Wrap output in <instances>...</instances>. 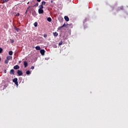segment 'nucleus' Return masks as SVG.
<instances>
[{
  "mask_svg": "<svg viewBox=\"0 0 128 128\" xmlns=\"http://www.w3.org/2000/svg\"><path fill=\"white\" fill-rule=\"evenodd\" d=\"M13 82H14V84H15L17 86H18V78H15L13 79Z\"/></svg>",
  "mask_w": 128,
  "mask_h": 128,
  "instance_id": "obj_1",
  "label": "nucleus"
},
{
  "mask_svg": "<svg viewBox=\"0 0 128 128\" xmlns=\"http://www.w3.org/2000/svg\"><path fill=\"white\" fill-rule=\"evenodd\" d=\"M68 24H64L63 26H60L59 28H58V30H60L61 28H62L63 27H66V28H68Z\"/></svg>",
  "mask_w": 128,
  "mask_h": 128,
  "instance_id": "obj_2",
  "label": "nucleus"
},
{
  "mask_svg": "<svg viewBox=\"0 0 128 128\" xmlns=\"http://www.w3.org/2000/svg\"><path fill=\"white\" fill-rule=\"evenodd\" d=\"M17 74H18V76H22V70H18V71H17Z\"/></svg>",
  "mask_w": 128,
  "mask_h": 128,
  "instance_id": "obj_3",
  "label": "nucleus"
},
{
  "mask_svg": "<svg viewBox=\"0 0 128 128\" xmlns=\"http://www.w3.org/2000/svg\"><path fill=\"white\" fill-rule=\"evenodd\" d=\"M38 13L40 14H42L44 13V10L42 9H39L38 10Z\"/></svg>",
  "mask_w": 128,
  "mask_h": 128,
  "instance_id": "obj_4",
  "label": "nucleus"
},
{
  "mask_svg": "<svg viewBox=\"0 0 128 128\" xmlns=\"http://www.w3.org/2000/svg\"><path fill=\"white\" fill-rule=\"evenodd\" d=\"M44 53H45L44 50H40V54H41L42 56H44Z\"/></svg>",
  "mask_w": 128,
  "mask_h": 128,
  "instance_id": "obj_5",
  "label": "nucleus"
},
{
  "mask_svg": "<svg viewBox=\"0 0 128 128\" xmlns=\"http://www.w3.org/2000/svg\"><path fill=\"white\" fill-rule=\"evenodd\" d=\"M124 10V6H121L120 7L118 8L117 11H120Z\"/></svg>",
  "mask_w": 128,
  "mask_h": 128,
  "instance_id": "obj_6",
  "label": "nucleus"
},
{
  "mask_svg": "<svg viewBox=\"0 0 128 128\" xmlns=\"http://www.w3.org/2000/svg\"><path fill=\"white\" fill-rule=\"evenodd\" d=\"M10 74H13V75H14V70L13 69H12L10 70Z\"/></svg>",
  "mask_w": 128,
  "mask_h": 128,
  "instance_id": "obj_7",
  "label": "nucleus"
},
{
  "mask_svg": "<svg viewBox=\"0 0 128 128\" xmlns=\"http://www.w3.org/2000/svg\"><path fill=\"white\" fill-rule=\"evenodd\" d=\"M20 68V66H19L18 65H16L15 66H14V70H18Z\"/></svg>",
  "mask_w": 128,
  "mask_h": 128,
  "instance_id": "obj_8",
  "label": "nucleus"
},
{
  "mask_svg": "<svg viewBox=\"0 0 128 128\" xmlns=\"http://www.w3.org/2000/svg\"><path fill=\"white\" fill-rule=\"evenodd\" d=\"M12 59V56H6V60H11Z\"/></svg>",
  "mask_w": 128,
  "mask_h": 128,
  "instance_id": "obj_9",
  "label": "nucleus"
},
{
  "mask_svg": "<svg viewBox=\"0 0 128 128\" xmlns=\"http://www.w3.org/2000/svg\"><path fill=\"white\" fill-rule=\"evenodd\" d=\"M64 19H65V20L66 21V22L69 21V18H68V16H64Z\"/></svg>",
  "mask_w": 128,
  "mask_h": 128,
  "instance_id": "obj_10",
  "label": "nucleus"
},
{
  "mask_svg": "<svg viewBox=\"0 0 128 128\" xmlns=\"http://www.w3.org/2000/svg\"><path fill=\"white\" fill-rule=\"evenodd\" d=\"M28 62H26V61H24V68L28 67Z\"/></svg>",
  "mask_w": 128,
  "mask_h": 128,
  "instance_id": "obj_11",
  "label": "nucleus"
},
{
  "mask_svg": "<svg viewBox=\"0 0 128 128\" xmlns=\"http://www.w3.org/2000/svg\"><path fill=\"white\" fill-rule=\"evenodd\" d=\"M9 0H2V4H4L6 3V2H7Z\"/></svg>",
  "mask_w": 128,
  "mask_h": 128,
  "instance_id": "obj_12",
  "label": "nucleus"
},
{
  "mask_svg": "<svg viewBox=\"0 0 128 128\" xmlns=\"http://www.w3.org/2000/svg\"><path fill=\"white\" fill-rule=\"evenodd\" d=\"M43 8H44V6H43V5L39 6V10H42Z\"/></svg>",
  "mask_w": 128,
  "mask_h": 128,
  "instance_id": "obj_13",
  "label": "nucleus"
},
{
  "mask_svg": "<svg viewBox=\"0 0 128 128\" xmlns=\"http://www.w3.org/2000/svg\"><path fill=\"white\" fill-rule=\"evenodd\" d=\"M14 30H16L18 32L19 31H20V29L18 28L15 27L14 28Z\"/></svg>",
  "mask_w": 128,
  "mask_h": 128,
  "instance_id": "obj_14",
  "label": "nucleus"
},
{
  "mask_svg": "<svg viewBox=\"0 0 128 128\" xmlns=\"http://www.w3.org/2000/svg\"><path fill=\"white\" fill-rule=\"evenodd\" d=\"M52 34L54 36H58V34L57 33V32H53Z\"/></svg>",
  "mask_w": 128,
  "mask_h": 128,
  "instance_id": "obj_15",
  "label": "nucleus"
},
{
  "mask_svg": "<svg viewBox=\"0 0 128 128\" xmlns=\"http://www.w3.org/2000/svg\"><path fill=\"white\" fill-rule=\"evenodd\" d=\"M47 20H48V22H52V18H47Z\"/></svg>",
  "mask_w": 128,
  "mask_h": 128,
  "instance_id": "obj_16",
  "label": "nucleus"
},
{
  "mask_svg": "<svg viewBox=\"0 0 128 128\" xmlns=\"http://www.w3.org/2000/svg\"><path fill=\"white\" fill-rule=\"evenodd\" d=\"M46 4V2L44 1L42 2L41 6H44Z\"/></svg>",
  "mask_w": 128,
  "mask_h": 128,
  "instance_id": "obj_17",
  "label": "nucleus"
},
{
  "mask_svg": "<svg viewBox=\"0 0 128 128\" xmlns=\"http://www.w3.org/2000/svg\"><path fill=\"white\" fill-rule=\"evenodd\" d=\"M36 50H40V46H36Z\"/></svg>",
  "mask_w": 128,
  "mask_h": 128,
  "instance_id": "obj_18",
  "label": "nucleus"
},
{
  "mask_svg": "<svg viewBox=\"0 0 128 128\" xmlns=\"http://www.w3.org/2000/svg\"><path fill=\"white\" fill-rule=\"evenodd\" d=\"M26 74L27 75L30 74H31V72H30V70H28V71L26 72Z\"/></svg>",
  "mask_w": 128,
  "mask_h": 128,
  "instance_id": "obj_19",
  "label": "nucleus"
},
{
  "mask_svg": "<svg viewBox=\"0 0 128 128\" xmlns=\"http://www.w3.org/2000/svg\"><path fill=\"white\" fill-rule=\"evenodd\" d=\"M9 62V60H4V64H8Z\"/></svg>",
  "mask_w": 128,
  "mask_h": 128,
  "instance_id": "obj_20",
  "label": "nucleus"
},
{
  "mask_svg": "<svg viewBox=\"0 0 128 128\" xmlns=\"http://www.w3.org/2000/svg\"><path fill=\"white\" fill-rule=\"evenodd\" d=\"M34 26L37 27V26H38V22H35V23H34Z\"/></svg>",
  "mask_w": 128,
  "mask_h": 128,
  "instance_id": "obj_21",
  "label": "nucleus"
},
{
  "mask_svg": "<svg viewBox=\"0 0 128 128\" xmlns=\"http://www.w3.org/2000/svg\"><path fill=\"white\" fill-rule=\"evenodd\" d=\"M12 54H13L12 51H10L9 52V55L10 56H12Z\"/></svg>",
  "mask_w": 128,
  "mask_h": 128,
  "instance_id": "obj_22",
  "label": "nucleus"
},
{
  "mask_svg": "<svg viewBox=\"0 0 128 128\" xmlns=\"http://www.w3.org/2000/svg\"><path fill=\"white\" fill-rule=\"evenodd\" d=\"M46 37H48V34H44V38H46Z\"/></svg>",
  "mask_w": 128,
  "mask_h": 128,
  "instance_id": "obj_23",
  "label": "nucleus"
},
{
  "mask_svg": "<svg viewBox=\"0 0 128 128\" xmlns=\"http://www.w3.org/2000/svg\"><path fill=\"white\" fill-rule=\"evenodd\" d=\"M62 44V41H61V42H60V43H59V46H61Z\"/></svg>",
  "mask_w": 128,
  "mask_h": 128,
  "instance_id": "obj_24",
  "label": "nucleus"
},
{
  "mask_svg": "<svg viewBox=\"0 0 128 128\" xmlns=\"http://www.w3.org/2000/svg\"><path fill=\"white\" fill-rule=\"evenodd\" d=\"M2 48H0V54H2Z\"/></svg>",
  "mask_w": 128,
  "mask_h": 128,
  "instance_id": "obj_25",
  "label": "nucleus"
},
{
  "mask_svg": "<svg viewBox=\"0 0 128 128\" xmlns=\"http://www.w3.org/2000/svg\"><path fill=\"white\" fill-rule=\"evenodd\" d=\"M38 6V3H36L35 6Z\"/></svg>",
  "mask_w": 128,
  "mask_h": 128,
  "instance_id": "obj_26",
  "label": "nucleus"
},
{
  "mask_svg": "<svg viewBox=\"0 0 128 128\" xmlns=\"http://www.w3.org/2000/svg\"><path fill=\"white\" fill-rule=\"evenodd\" d=\"M20 16V14L19 13H18L16 15V16Z\"/></svg>",
  "mask_w": 128,
  "mask_h": 128,
  "instance_id": "obj_27",
  "label": "nucleus"
},
{
  "mask_svg": "<svg viewBox=\"0 0 128 128\" xmlns=\"http://www.w3.org/2000/svg\"><path fill=\"white\" fill-rule=\"evenodd\" d=\"M4 74H6V73H7V70L6 69H4Z\"/></svg>",
  "mask_w": 128,
  "mask_h": 128,
  "instance_id": "obj_28",
  "label": "nucleus"
},
{
  "mask_svg": "<svg viewBox=\"0 0 128 128\" xmlns=\"http://www.w3.org/2000/svg\"><path fill=\"white\" fill-rule=\"evenodd\" d=\"M34 66H32V70H34Z\"/></svg>",
  "mask_w": 128,
  "mask_h": 128,
  "instance_id": "obj_29",
  "label": "nucleus"
},
{
  "mask_svg": "<svg viewBox=\"0 0 128 128\" xmlns=\"http://www.w3.org/2000/svg\"><path fill=\"white\" fill-rule=\"evenodd\" d=\"M41 0H37L38 2H40Z\"/></svg>",
  "mask_w": 128,
  "mask_h": 128,
  "instance_id": "obj_30",
  "label": "nucleus"
},
{
  "mask_svg": "<svg viewBox=\"0 0 128 128\" xmlns=\"http://www.w3.org/2000/svg\"><path fill=\"white\" fill-rule=\"evenodd\" d=\"M14 40H12V43H14Z\"/></svg>",
  "mask_w": 128,
  "mask_h": 128,
  "instance_id": "obj_31",
  "label": "nucleus"
},
{
  "mask_svg": "<svg viewBox=\"0 0 128 128\" xmlns=\"http://www.w3.org/2000/svg\"><path fill=\"white\" fill-rule=\"evenodd\" d=\"M2 61V58L0 57V62Z\"/></svg>",
  "mask_w": 128,
  "mask_h": 128,
  "instance_id": "obj_32",
  "label": "nucleus"
},
{
  "mask_svg": "<svg viewBox=\"0 0 128 128\" xmlns=\"http://www.w3.org/2000/svg\"><path fill=\"white\" fill-rule=\"evenodd\" d=\"M27 12H28V10H26V12H25V14H26Z\"/></svg>",
  "mask_w": 128,
  "mask_h": 128,
  "instance_id": "obj_33",
  "label": "nucleus"
},
{
  "mask_svg": "<svg viewBox=\"0 0 128 128\" xmlns=\"http://www.w3.org/2000/svg\"><path fill=\"white\" fill-rule=\"evenodd\" d=\"M30 4V2H28L27 3V4Z\"/></svg>",
  "mask_w": 128,
  "mask_h": 128,
  "instance_id": "obj_34",
  "label": "nucleus"
},
{
  "mask_svg": "<svg viewBox=\"0 0 128 128\" xmlns=\"http://www.w3.org/2000/svg\"><path fill=\"white\" fill-rule=\"evenodd\" d=\"M50 2H52V0H51Z\"/></svg>",
  "mask_w": 128,
  "mask_h": 128,
  "instance_id": "obj_35",
  "label": "nucleus"
},
{
  "mask_svg": "<svg viewBox=\"0 0 128 128\" xmlns=\"http://www.w3.org/2000/svg\"><path fill=\"white\" fill-rule=\"evenodd\" d=\"M28 8H27V10H28Z\"/></svg>",
  "mask_w": 128,
  "mask_h": 128,
  "instance_id": "obj_36",
  "label": "nucleus"
}]
</instances>
